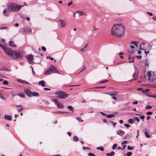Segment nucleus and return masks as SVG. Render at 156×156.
Instances as JSON below:
<instances>
[{
	"label": "nucleus",
	"instance_id": "3c124183",
	"mask_svg": "<svg viewBox=\"0 0 156 156\" xmlns=\"http://www.w3.org/2000/svg\"><path fill=\"white\" fill-rule=\"evenodd\" d=\"M128 51L129 53H134L133 51L132 50L130 49H128Z\"/></svg>",
	"mask_w": 156,
	"mask_h": 156
},
{
	"label": "nucleus",
	"instance_id": "de8ad7c7",
	"mask_svg": "<svg viewBox=\"0 0 156 156\" xmlns=\"http://www.w3.org/2000/svg\"><path fill=\"white\" fill-rule=\"evenodd\" d=\"M147 13L150 16H151L153 15V13L151 12H147Z\"/></svg>",
	"mask_w": 156,
	"mask_h": 156
},
{
	"label": "nucleus",
	"instance_id": "cd10ccee",
	"mask_svg": "<svg viewBox=\"0 0 156 156\" xmlns=\"http://www.w3.org/2000/svg\"><path fill=\"white\" fill-rule=\"evenodd\" d=\"M149 89H146L145 90H143L142 91V92L145 94H146L147 93L148 91H149Z\"/></svg>",
	"mask_w": 156,
	"mask_h": 156
},
{
	"label": "nucleus",
	"instance_id": "20e7f679",
	"mask_svg": "<svg viewBox=\"0 0 156 156\" xmlns=\"http://www.w3.org/2000/svg\"><path fill=\"white\" fill-rule=\"evenodd\" d=\"M55 94L58 95V98L61 99H63L69 96V95L65 92L57 91L55 92Z\"/></svg>",
	"mask_w": 156,
	"mask_h": 156
},
{
	"label": "nucleus",
	"instance_id": "13d9d810",
	"mask_svg": "<svg viewBox=\"0 0 156 156\" xmlns=\"http://www.w3.org/2000/svg\"><path fill=\"white\" fill-rule=\"evenodd\" d=\"M141 44H140V45H139V46L140 47V50H145V49H144V48H142L141 47Z\"/></svg>",
	"mask_w": 156,
	"mask_h": 156
},
{
	"label": "nucleus",
	"instance_id": "423d86ee",
	"mask_svg": "<svg viewBox=\"0 0 156 156\" xmlns=\"http://www.w3.org/2000/svg\"><path fill=\"white\" fill-rule=\"evenodd\" d=\"M4 51L7 55H10L11 56L12 52L13 51L11 49L7 47L4 49Z\"/></svg>",
	"mask_w": 156,
	"mask_h": 156
},
{
	"label": "nucleus",
	"instance_id": "7ed1b4c3",
	"mask_svg": "<svg viewBox=\"0 0 156 156\" xmlns=\"http://www.w3.org/2000/svg\"><path fill=\"white\" fill-rule=\"evenodd\" d=\"M23 91L29 97H32V96L37 97L39 96L38 93L35 92H32L29 89H24Z\"/></svg>",
	"mask_w": 156,
	"mask_h": 156
},
{
	"label": "nucleus",
	"instance_id": "338daca9",
	"mask_svg": "<svg viewBox=\"0 0 156 156\" xmlns=\"http://www.w3.org/2000/svg\"><path fill=\"white\" fill-rule=\"evenodd\" d=\"M100 113L102 115H105L106 116V115H107L105 113L102 112H100Z\"/></svg>",
	"mask_w": 156,
	"mask_h": 156
},
{
	"label": "nucleus",
	"instance_id": "f257e3e1",
	"mask_svg": "<svg viewBox=\"0 0 156 156\" xmlns=\"http://www.w3.org/2000/svg\"><path fill=\"white\" fill-rule=\"evenodd\" d=\"M125 31V28L121 24L114 25L112 27L111 33L112 34L117 37H122L123 36Z\"/></svg>",
	"mask_w": 156,
	"mask_h": 156
},
{
	"label": "nucleus",
	"instance_id": "6e6552de",
	"mask_svg": "<svg viewBox=\"0 0 156 156\" xmlns=\"http://www.w3.org/2000/svg\"><path fill=\"white\" fill-rule=\"evenodd\" d=\"M50 69H51V72L52 73L58 74H59V72L57 70L56 68L54 66L51 65L50 66Z\"/></svg>",
	"mask_w": 156,
	"mask_h": 156
},
{
	"label": "nucleus",
	"instance_id": "79ce46f5",
	"mask_svg": "<svg viewBox=\"0 0 156 156\" xmlns=\"http://www.w3.org/2000/svg\"><path fill=\"white\" fill-rule=\"evenodd\" d=\"M89 156H96V155L93 153H88Z\"/></svg>",
	"mask_w": 156,
	"mask_h": 156
},
{
	"label": "nucleus",
	"instance_id": "a18cd8bd",
	"mask_svg": "<svg viewBox=\"0 0 156 156\" xmlns=\"http://www.w3.org/2000/svg\"><path fill=\"white\" fill-rule=\"evenodd\" d=\"M7 28V27H0V29L1 30H3V29H6Z\"/></svg>",
	"mask_w": 156,
	"mask_h": 156
},
{
	"label": "nucleus",
	"instance_id": "bb28decb",
	"mask_svg": "<svg viewBox=\"0 0 156 156\" xmlns=\"http://www.w3.org/2000/svg\"><path fill=\"white\" fill-rule=\"evenodd\" d=\"M147 75L149 77L148 80H150V77L151 76V73L149 72L148 71L147 73Z\"/></svg>",
	"mask_w": 156,
	"mask_h": 156
},
{
	"label": "nucleus",
	"instance_id": "774afa93",
	"mask_svg": "<svg viewBox=\"0 0 156 156\" xmlns=\"http://www.w3.org/2000/svg\"><path fill=\"white\" fill-rule=\"evenodd\" d=\"M142 55H140L139 56L136 55V57H137L139 59H140L142 58Z\"/></svg>",
	"mask_w": 156,
	"mask_h": 156
},
{
	"label": "nucleus",
	"instance_id": "bf43d9fd",
	"mask_svg": "<svg viewBox=\"0 0 156 156\" xmlns=\"http://www.w3.org/2000/svg\"><path fill=\"white\" fill-rule=\"evenodd\" d=\"M140 118L142 120H143L144 118V116L142 115L140 117Z\"/></svg>",
	"mask_w": 156,
	"mask_h": 156
},
{
	"label": "nucleus",
	"instance_id": "5fc2aeb1",
	"mask_svg": "<svg viewBox=\"0 0 156 156\" xmlns=\"http://www.w3.org/2000/svg\"><path fill=\"white\" fill-rule=\"evenodd\" d=\"M41 48L42 50L44 51H45L46 50V48L44 46H42L41 47Z\"/></svg>",
	"mask_w": 156,
	"mask_h": 156
},
{
	"label": "nucleus",
	"instance_id": "2f4dec72",
	"mask_svg": "<svg viewBox=\"0 0 156 156\" xmlns=\"http://www.w3.org/2000/svg\"><path fill=\"white\" fill-rule=\"evenodd\" d=\"M105 87H106V86H102L96 87H94V88H96V89H99V88H105Z\"/></svg>",
	"mask_w": 156,
	"mask_h": 156
},
{
	"label": "nucleus",
	"instance_id": "f03ea898",
	"mask_svg": "<svg viewBox=\"0 0 156 156\" xmlns=\"http://www.w3.org/2000/svg\"><path fill=\"white\" fill-rule=\"evenodd\" d=\"M22 6L23 5H20L16 3H9L7 5V7L9 11L15 12L19 11Z\"/></svg>",
	"mask_w": 156,
	"mask_h": 156
},
{
	"label": "nucleus",
	"instance_id": "a211bd4d",
	"mask_svg": "<svg viewBox=\"0 0 156 156\" xmlns=\"http://www.w3.org/2000/svg\"><path fill=\"white\" fill-rule=\"evenodd\" d=\"M9 44L12 47H16V45L14 44L13 41H10L9 42Z\"/></svg>",
	"mask_w": 156,
	"mask_h": 156
},
{
	"label": "nucleus",
	"instance_id": "9b49d317",
	"mask_svg": "<svg viewBox=\"0 0 156 156\" xmlns=\"http://www.w3.org/2000/svg\"><path fill=\"white\" fill-rule=\"evenodd\" d=\"M59 22L61 24V26L62 27H65V23L63 21V20L60 19L59 20Z\"/></svg>",
	"mask_w": 156,
	"mask_h": 156
},
{
	"label": "nucleus",
	"instance_id": "49530a36",
	"mask_svg": "<svg viewBox=\"0 0 156 156\" xmlns=\"http://www.w3.org/2000/svg\"><path fill=\"white\" fill-rule=\"evenodd\" d=\"M47 58H49V59L51 60H54V58L52 57H51L49 56H47L46 57Z\"/></svg>",
	"mask_w": 156,
	"mask_h": 156
},
{
	"label": "nucleus",
	"instance_id": "39448f33",
	"mask_svg": "<svg viewBox=\"0 0 156 156\" xmlns=\"http://www.w3.org/2000/svg\"><path fill=\"white\" fill-rule=\"evenodd\" d=\"M23 55V54L22 51H14L12 52L11 56L13 58H21Z\"/></svg>",
	"mask_w": 156,
	"mask_h": 156
},
{
	"label": "nucleus",
	"instance_id": "e2e57ef3",
	"mask_svg": "<svg viewBox=\"0 0 156 156\" xmlns=\"http://www.w3.org/2000/svg\"><path fill=\"white\" fill-rule=\"evenodd\" d=\"M145 51V53L146 55V56H147V54H149L150 53V52L149 51H145V50H144Z\"/></svg>",
	"mask_w": 156,
	"mask_h": 156
},
{
	"label": "nucleus",
	"instance_id": "0eeeda50",
	"mask_svg": "<svg viewBox=\"0 0 156 156\" xmlns=\"http://www.w3.org/2000/svg\"><path fill=\"white\" fill-rule=\"evenodd\" d=\"M26 58L28 60L29 63L32 65L34 62H33L32 60L33 59V55L31 54H30L29 55H27L26 57Z\"/></svg>",
	"mask_w": 156,
	"mask_h": 156
},
{
	"label": "nucleus",
	"instance_id": "b1692460",
	"mask_svg": "<svg viewBox=\"0 0 156 156\" xmlns=\"http://www.w3.org/2000/svg\"><path fill=\"white\" fill-rule=\"evenodd\" d=\"M144 133V134L145 135L146 137H147V138H148L150 137V136L148 134L147 131V130H145Z\"/></svg>",
	"mask_w": 156,
	"mask_h": 156
},
{
	"label": "nucleus",
	"instance_id": "09e8293b",
	"mask_svg": "<svg viewBox=\"0 0 156 156\" xmlns=\"http://www.w3.org/2000/svg\"><path fill=\"white\" fill-rule=\"evenodd\" d=\"M153 113V112H147L146 113V114L148 115H151Z\"/></svg>",
	"mask_w": 156,
	"mask_h": 156
},
{
	"label": "nucleus",
	"instance_id": "a878e982",
	"mask_svg": "<svg viewBox=\"0 0 156 156\" xmlns=\"http://www.w3.org/2000/svg\"><path fill=\"white\" fill-rule=\"evenodd\" d=\"M75 13H78V14H79V16H80L81 15H82L83 13H84V12H83V11H76V12H75Z\"/></svg>",
	"mask_w": 156,
	"mask_h": 156
},
{
	"label": "nucleus",
	"instance_id": "dca6fc26",
	"mask_svg": "<svg viewBox=\"0 0 156 156\" xmlns=\"http://www.w3.org/2000/svg\"><path fill=\"white\" fill-rule=\"evenodd\" d=\"M17 81L20 83L24 84H29L27 81L20 79H18Z\"/></svg>",
	"mask_w": 156,
	"mask_h": 156
},
{
	"label": "nucleus",
	"instance_id": "58836bf2",
	"mask_svg": "<svg viewBox=\"0 0 156 156\" xmlns=\"http://www.w3.org/2000/svg\"><path fill=\"white\" fill-rule=\"evenodd\" d=\"M3 83L4 84L6 85L8 84L9 83L7 80H5L3 81Z\"/></svg>",
	"mask_w": 156,
	"mask_h": 156
},
{
	"label": "nucleus",
	"instance_id": "c85d7f7f",
	"mask_svg": "<svg viewBox=\"0 0 156 156\" xmlns=\"http://www.w3.org/2000/svg\"><path fill=\"white\" fill-rule=\"evenodd\" d=\"M67 108L69 110L73 112V108L72 106L70 105L68 106Z\"/></svg>",
	"mask_w": 156,
	"mask_h": 156
},
{
	"label": "nucleus",
	"instance_id": "603ef678",
	"mask_svg": "<svg viewBox=\"0 0 156 156\" xmlns=\"http://www.w3.org/2000/svg\"><path fill=\"white\" fill-rule=\"evenodd\" d=\"M124 126L126 127H129L130 126V125L128 124H124Z\"/></svg>",
	"mask_w": 156,
	"mask_h": 156
},
{
	"label": "nucleus",
	"instance_id": "4c0bfd02",
	"mask_svg": "<svg viewBox=\"0 0 156 156\" xmlns=\"http://www.w3.org/2000/svg\"><path fill=\"white\" fill-rule=\"evenodd\" d=\"M87 50V49L85 48H83L81 49L80 51L81 52H83Z\"/></svg>",
	"mask_w": 156,
	"mask_h": 156
},
{
	"label": "nucleus",
	"instance_id": "7c9ffc66",
	"mask_svg": "<svg viewBox=\"0 0 156 156\" xmlns=\"http://www.w3.org/2000/svg\"><path fill=\"white\" fill-rule=\"evenodd\" d=\"M86 69V66L85 65H84L81 71L79 72V73H80L82 71H84Z\"/></svg>",
	"mask_w": 156,
	"mask_h": 156
},
{
	"label": "nucleus",
	"instance_id": "864d4df0",
	"mask_svg": "<svg viewBox=\"0 0 156 156\" xmlns=\"http://www.w3.org/2000/svg\"><path fill=\"white\" fill-rule=\"evenodd\" d=\"M134 119H135V120H136L138 122H139L140 121L139 119L137 117L134 118Z\"/></svg>",
	"mask_w": 156,
	"mask_h": 156
},
{
	"label": "nucleus",
	"instance_id": "37998d69",
	"mask_svg": "<svg viewBox=\"0 0 156 156\" xmlns=\"http://www.w3.org/2000/svg\"><path fill=\"white\" fill-rule=\"evenodd\" d=\"M108 80H103V81L100 82V83H105L108 82Z\"/></svg>",
	"mask_w": 156,
	"mask_h": 156
},
{
	"label": "nucleus",
	"instance_id": "0e129e2a",
	"mask_svg": "<svg viewBox=\"0 0 156 156\" xmlns=\"http://www.w3.org/2000/svg\"><path fill=\"white\" fill-rule=\"evenodd\" d=\"M132 58V57L130 55H128V59L129 60H130Z\"/></svg>",
	"mask_w": 156,
	"mask_h": 156
},
{
	"label": "nucleus",
	"instance_id": "ea45409f",
	"mask_svg": "<svg viewBox=\"0 0 156 156\" xmlns=\"http://www.w3.org/2000/svg\"><path fill=\"white\" fill-rule=\"evenodd\" d=\"M0 47L2 48L4 50V49L6 48V47H5V46L3 44H0Z\"/></svg>",
	"mask_w": 156,
	"mask_h": 156
},
{
	"label": "nucleus",
	"instance_id": "4468645a",
	"mask_svg": "<svg viewBox=\"0 0 156 156\" xmlns=\"http://www.w3.org/2000/svg\"><path fill=\"white\" fill-rule=\"evenodd\" d=\"M4 118L5 120H7L9 121H11L12 120L11 116H9L8 115H5L4 116Z\"/></svg>",
	"mask_w": 156,
	"mask_h": 156
},
{
	"label": "nucleus",
	"instance_id": "c03bdc74",
	"mask_svg": "<svg viewBox=\"0 0 156 156\" xmlns=\"http://www.w3.org/2000/svg\"><path fill=\"white\" fill-rule=\"evenodd\" d=\"M132 154V153L131 152H129L126 153V155L127 156H130Z\"/></svg>",
	"mask_w": 156,
	"mask_h": 156
},
{
	"label": "nucleus",
	"instance_id": "052dcab7",
	"mask_svg": "<svg viewBox=\"0 0 156 156\" xmlns=\"http://www.w3.org/2000/svg\"><path fill=\"white\" fill-rule=\"evenodd\" d=\"M72 3H73V2H72V1H71L69 2L68 4H67V5H68V6H70V5H71L72 4Z\"/></svg>",
	"mask_w": 156,
	"mask_h": 156
},
{
	"label": "nucleus",
	"instance_id": "680f3d73",
	"mask_svg": "<svg viewBox=\"0 0 156 156\" xmlns=\"http://www.w3.org/2000/svg\"><path fill=\"white\" fill-rule=\"evenodd\" d=\"M138 103V102L137 101H134L132 103V104L133 105H136Z\"/></svg>",
	"mask_w": 156,
	"mask_h": 156
},
{
	"label": "nucleus",
	"instance_id": "8fccbe9b",
	"mask_svg": "<svg viewBox=\"0 0 156 156\" xmlns=\"http://www.w3.org/2000/svg\"><path fill=\"white\" fill-rule=\"evenodd\" d=\"M127 141H126V140H125V141H122V144H126L127 143Z\"/></svg>",
	"mask_w": 156,
	"mask_h": 156
},
{
	"label": "nucleus",
	"instance_id": "6e6d98bb",
	"mask_svg": "<svg viewBox=\"0 0 156 156\" xmlns=\"http://www.w3.org/2000/svg\"><path fill=\"white\" fill-rule=\"evenodd\" d=\"M43 89L45 90H51V89L50 88H46V87H45V88H43Z\"/></svg>",
	"mask_w": 156,
	"mask_h": 156
},
{
	"label": "nucleus",
	"instance_id": "f8f14e48",
	"mask_svg": "<svg viewBox=\"0 0 156 156\" xmlns=\"http://www.w3.org/2000/svg\"><path fill=\"white\" fill-rule=\"evenodd\" d=\"M125 133V132L121 130H119L116 133L118 135L121 136L123 135Z\"/></svg>",
	"mask_w": 156,
	"mask_h": 156
},
{
	"label": "nucleus",
	"instance_id": "9d476101",
	"mask_svg": "<svg viewBox=\"0 0 156 156\" xmlns=\"http://www.w3.org/2000/svg\"><path fill=\"white\" fill-rule=\"evenodd\" d=\"M138 72L137 71V70H135V72L133 75V76L134 78V79L136 80L138 78Z\"/></svg>",
	"mask_w": 156,
	"mask_h": 156
},
{
	"label": "nucleus",
	"instance_id": "4be33fe9",
	"mask_svg": "<svg viewBox=\"0 0 156 156\" xmlns=\"http://www.w3.org/2000/svg\"><path fill=\"white\" fill-rule=\"evenodd\" d=\"M139 43V42L136 41H133L130 43V44H134L136 47H138L137 44Z\"/></svg>",
	"mask_w": 156,
	"mask_h": 156
},
{
	"label": "nucleus",
	"instance_id": "aec40b11",
	"mask_svg": "<svg viewBox=\"0 0 156 156\" xmlns=\"http://www.w3.org/2000/svg\"><path fill=\"white\" fill-rule=\"evenodd\" d=\"M105 154L107 156H112L115 154V153L114 151H112L110 153H106Z\"/></svg>",
	"mask_w": 156,
	"mask_h": 156
},
{
	"label": "nucleus",
	"instance_id": "69168bd1",
	"mask_svg": "<svg viewBox=\"0 0 156 156\" xmlns=\"http://www.w3.org/2000/svg\"><path fill=\"white\" fill-rule=\"evenodd\" d=\"M152 19L154 21H156V16L153 17Z\"/></svg>",
	"mask_w": 156,
	"mask_h": 156
},
{
	"label": "nucleus",
	"instance_id": "72a5a7b5",
	"mask_svg": "<svg viewBox=\"0 0 156 156\" xmlns=\"http://www.w3.org/2000/svg\"><path fill=\"white\" fill-rule=\"evenodd\" d=\"M17 95L23 98L25 97V95L23 94H18Z\"/></svg>",
	"mask_w": 156,
	"mask_h": 156
},
{
	"label": "nucleus",
	"instance_id": "f3484780",
	"mask_svg": "<svg viewBox=\"0 0 156 156\" xmlns=\"http://www.w3.org/2000/svg\"><path fill=\"white\" fill-rule=\"evenodd\" d=\"M55 105L58 107V108H63L64 107L63 105L60 102H58L57 104Z\"/></svg>",
	"mask_w": 156,
	"mask_h": 156
},
{
	"label": "nucleus",
	"instance_id": "6ab92c4d",
	"mask_svg": "<svg viewBox=\"0 0 156 156\" xmlns=\"http://www.w3.org/2000/svg\"><path fill=\"white\" fill-rule=\"evenodd\" d=\"M0 70L1 71H4L6 72H9L10 70L7 68L5 67L4 66H3L2 67L1 69Z\"/></svg>",
	"mask_w": 156,
	"mask_h": 156
},
{
	"label": "nucleus",
	"instance_id": "473e14b6",
	"mask_svg": "<svg viewBox=\"0 0 156 156\" xmlns=\"http://www.w3.org/2000/svg\"><path fill=\"white\" fill-rule=\"evenodd\" d=\"M152 108V107L150 105H147L146 107L145 108L146 109H149L151 108Z\"/></svg>",
	"mask_w": 156,
	"mask_h": 156
},
{
	"label": "nucleus",
	"instance_id": "e433bc0d",
	"mask_svg": "<svg viewBox=\"0 0 156 156\" xmlns=\"http://www.w3.org/2000/svg\"><path fill=\"white\" fill-rule=\"evenodd\" d=\"M63 111H55L54 112V113H56V114H59L60 113H63Z\"/></svg>",
	"mask_w": 156,
	"mask_h": 156
},
{
	"label": "nucleus",
	"instance_id": "4d7b16f0",
	"mask_svg": "<svg viewBox=\"0 0 156 156\" xmlns=\"http://www.w3.org/2000/svg\"><path fill=\"white\" fill-rule=\"evenodd\" d=\"M52 101L54 102L55 105L57 104V103L58 102L55 99H52Z\"/></svg>",
	"mask_w": 156,
	"mask_h": 156
},
{
	"label": "nucleus",
	"instance_id": "412c9836",
	"mask_svg": "<svg viewBox=\"0 0 156 156\" xmlns=\"http://www.w3.org/2000/svg\"><path fill=\"white\" fill-rule=\"evenodd\" d=\"M38 84L39 85H41L42 86H45V82L43 80H41L39 81Z\"/></svg>",
	"mask_w": 156,
	"mask_h": 156
},
{
	"label": "nucleus",
	"instance_id": "a19ab883",
	"mask_svg": "<svg viewBox=\"0 0 156 156\" xmlns=\"http://www.w3.org/2000/svg\"><path fill=\"white\" fill-rule=\"evenodd\" d=\"M117 145V144H114L113 145V146L112 147V149L113 150H114L115 149V148L116 147Z\"/></svg>",
	"mask_w": 156,
	"mask_h": 156
},
{
	"label": "nucleus",
	"instance_id": "1a4fd4ad",
	"mask_svg": "<svg viewBox=\"0 0 156 156\" xmlns=\"http://www.w3.org/2000/svg\"><path fill=\"white\" fill-rule=\"evenodd\" d=\"M31 29L30 28H24L23 29L22 32L23 33H27L31 32Z\"/></svg>",
	"mask_w": 156,
	"mask_h": 156
},
{
	"label": "nucleus",
	"instance_id": "f704fd0d",
	"mask_svg": "<svg viewBox=\"0 0 156 156\" xmlns=\"http://www.w3.org/2000/svg\"><path fill=\"white\" fill-rule=\"evenodd\" d=\"M127 149L129 150H133V147H130L129 146H128Z\"/></svg>",
	"mask_w": 156,
	"mask_h": 156
},
{
	"label": "nucleus",
	"instance_id": "ddd939ff",
	"mask_svg": "<svg viewBox=\"0 0 156 156\" xmlns=\"http://www.w3.org/2000/svg\"><path fill=\"white\" fill-rule=\"evenodd\" d=\"M9 11L8 10V9H5L4 10L3 12L5 14H4V16H7L9 15Z\"/></svg>",
	"mask_w": 156,
	"mask_h": 156
},
{
	"label": "nucleus",
	"instance_id": "c9c22d12",
	"mask_svg": "<svg viewBox=\"0 0 156 156\" xmlns=\"http://www.w3.org/2000/svg\"><path fill=\"white\" fill-rule=\"evenodd\" d=\"M97 150H100L101 151H103L104 150V148H103V147H101L100 148L99 147H97Z\"/></svg>",
	"mask_w": 156,
	"mask_h": 156
},
{
	"label": "nucleus",
	"instance_id": "c756f323",
	"mask_svg": "<svg viewBox=\"0 0 156 156\" xmlns=\"http://www.w3.org/2000/svg\"><path fill=\"white\" fill-rule=\"evenodd\" d=\"M76 119L77 120L80 122H83V120H82L80 118H79V117H76Z\"/></svg>",
	"mask_w": 156,
	"mask_h": 156
},
{
	"label": "nucleus",
	"instance_id": "5701e85b",
	"mask_svg": "<svg viewBox=\"0 0 156 156\" xmlns=\"http://www.w3.org/2000/svg\"><path fill=\"white\" fill-rule=\"evenodd\" d=\"M128 122L129 124H132L134 122L133 119H129L128 120Z\"/></svg>",
	"mask_w": 156,
	"mask_h": 156
},
{
	"label": "nucleus",
	"instance_id": "2eb2a0df",
	"mask_svg": "<svg viewBox=\"0 0 156 156\" xmlns=\"http://www.w3.org/2000/svg\"><path fill=\"white\" fill-rule=\"evenodd\" d=\"M51 72V69H50V67L48 69L46 70L44 73V74L45 75L49 74Z\"/></svg>",
	"mask_w": 156,
	"mask_h": 156
},
{
	"label": "nucleus",
	"instance_id": "393cba45",
	"mask_svg": "<svg viewBox=\"0 0 156 156\" xmlns=\"http://www.w3.org/2000/svg\"><path fill=\"white\" fill-rule=\"evenodd\" d=\"M73 140L76 142L78 141L79 140L78 137L76 136H74L73 138Z\"/></svg>",
	"mask_w": 156,
	"mask_h": 156
}]
</instances>
